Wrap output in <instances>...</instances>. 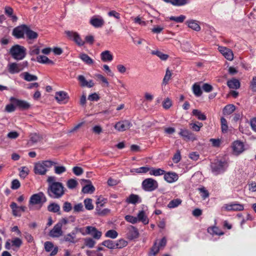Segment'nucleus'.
Segmentation results:
<instances>
[{"label":"nucleus","instance_id":"1","mask_svg":"<svg viewBox=\"0 0 256 256\" xmlns=\"http://www.w3.org/2000/svg\"><path fill=\"white\" fill-rule=\"evenodd\" d=\"M48 194L52 198H60L64 194V188L62 184L57 182L48 184Z\"/></svg>","mask_w":256,"mask_h":256},{"label":"nucleus","instance_id":"2","mask_svg":"<svg viewBox=\"0 0 256 256\" xmlns=\"http://www.w3.org/2000/svg\"><path fill=\"white\" fill-rule=\"evenodd\" d=\"M10 53L14 59L21 60L26 56V48L22 46L16 44L10 48Z\"/></svg>","mask_w":256,"mask_h":256},{"label":"nucleus","instance_id":"3","mask_svg":"<svg viewBox=\"0 0 256 256\" xmlns=\"http://www.w3.org/2000/svg\"><path fill=\"white\" fill-rule=\"evenodd\" d=\"M81 233L83 235L89 234L92 238L96 240H100L102 236V232L98 230L96 227L87 226L81 230Z\"/></svg>","mask_w":256,"mask_h":256},{"label":"nucleus","instance_id":"4","mask_svg":"<svg viewBox=\"0 0 256 256\" xmlns=\"http://www.w3.org/2000/svg\"><path fill=\"white\" fill-rule=\"evenodd\" d=\"M142 187L146 191L152 192L158 188V183L152 178H148L142 182Z\"/></svg>","mask_w":256,"mask_h":256},{"label":"nucleus","instance_id":"5","mask_svg":"<svg viewBox=\"0 0 256 256\" xmlns=\"http://www.w3.org/2000/svg\"><path fill=\"white\" fill-rule=\"evenodd\" d=\"M228 166L227 163L224 161L216 160L212 164V172L215 174L224 172Z\"/></svg>","mask_w":256,"mask_h":256},{"label":"nucleus","instance_id":"6","mask_svg":"<svg viewBox=\"0 0 256 256\" xmlns=\"http://www.w3.org/2000/svg\"><path fill=\"white\" fill-rule=\"evenodd\" d=\"M166 240L165 238H163L158 242L156 240L151 248L149 256H155L158 252L160 248H163L166 246Z\"/></svg>","mask_w":256,"mask_h":256},{"label":"nucleus","instance_id":"7","mask_svg":"<svg viewBox=\"0 0 256 256\" xmlns=\"http://www.w3.org/2000/svg\"><path fill=\"white\" fill-rule=\"evenodd\" d=\"M46 201V198L44 193L40 192L38 194H34L30 197V204H42Z\"/></svg>","mask_w":256,"mask_h":256},{"label":"nucleus","instance_id":"8","mask_svg":"<svg viewBox=\"0 0 256 256\" xmlns=\"http://www.w3.org/2000/svg\"><path fill=\"white\" fill-rule=\"evenodd\" d=\"M11 103L14 104L16 107L21 110H28L30 108V104L26 101L11 97L10 99Z\"/></svg>","mask_w":256,"mask_h":256},{"label":"nucleus","instance_id":"9","mask_svg":"<svg viewBox=\"0 0 256 256\" xmlns=\"http://www.w3.org/2000/svg\"><path fill=\"white\" fill-rule=\"evenodd\" d=\"M222 208L227 211H242L244 210V206L240 204L230 202L224 204Z\"/></svg>","mask_w":256,"mask_h":256},{"label":"nucleus","instance_id":"10","mask_svg":"<svg viewBox=\"0 0 256 256\" xmlns=\"http://www.w3.org/2000/svg\"><path fill=\"white\" fill-rule=\"evenodd\" d=\"M232 154L236 156L240 154L244 150V143L240 140L234 141L232 144Z\"/></svg>","mask_w":256,"mask_h":256},{"label":"nucleus","instance_id":"11","mask_svg":"<svg viewBox=\"0 0 256 256\" xmlns=\"http://www.w3.org/2000/svg\"><path fill=\"white\" fill-rule=\"evenodd\" d=\"M90 23L95 28H100L104 26L105 22L101 16H94L91 18Z\"/></svg>","mask_w":256,"mask_h":256},{"label":"nucleus","instance_id":"12","mask_svg":"<svg viewBox=\"0 0 256 256\" xmlns=\"http://www.w3.org/2000/svg\"><path fill=\"white\" fill-rule=\"evenodd\" d=\"M218 50L227 60L232 61L234 60V53L230 49L225 46H219Z\"/></svg>","mask_w":256,"mask_h":256},{"label":"nucleus","instance_id":"13","mask_svg":"<svg viewBox=\"0 0 256 256\" xmlns=\"http://www.w3.org/2000/svg\"><path fill=\"white\" fill-rule=\"evenodd\" d=\"M132 126L131 122L124 120L116 122L114 126V128L119 132H124L128 130Z\"/></svg>","mask_w":256,"mask_h":256},{"label":"nucleus","instance_id":"14","mask_svg":"<svg viewBox=\"0 0 256 256\" xmlns=\"http://www.w3.org/2000/svg\"><path fill=\"white\" fill-rule=\"evenodd\" d=\"M84 183H86V184L82 186V192L84 194H92L94 192L95 188L90 180H81V185L84 184Z\"/></svg>","mask_w":256,"mask_h":256},{"label":"nucleus","instance_id":"15","mask_svg":"<svg viewBox=\"0 0 256 256\" xmlns=\"http://www.w3.org/2000/svg\"><path fill=\"white\" fill-rule=\"evenodd\" d=\"M27 26L22 25L14 28L12 32L13 35L18 38H22L26 34Z\"/></svg>","mask_w":256,"mask_h":256},{"label":"nucleus","instance_id":"16","mask_svg":"<svg viewBox=\"0 0 256 256\" xmlns=\"http://www.w3.org/2000/svg\"><path fill=\"white\" fill-rule=\"evenodd\" d=\"M128 232L126 234L127 238L130 240H132L138 237L139 232L136 227L130 226L128 228Z\"/></svg>","mask_w":256,"mask_h":256},{"label":"nucleus","instance_id":"17","mask_svg":"<svg viewBox=\"0 0 256 256\" xmlns=\"http://www.w3.org/2000/svg\"><path fill=\"white\" fill-rule=\"evenodd\" d=\"M64 33L68 39L74 41L78 46H80V36L78 32L74 31L66 30Z\"/></svg>","mask_w":256,"mask_h":256},{"label":"nucleus","instance_id":"18","mask_svg":"<svg viewBox=\"0 0 256 256\" xmlns=\"http://www.w3.org/2000/svg\"><path fill=\"white\" fill-rule=\"evenodd\" d=\"M62 228L60 224H57L49 232V236L52 238H58L62 236Z\"/></svg>","mask_w":256,"mask_h":256},{"label":"nucleus","instance_id":"19","mask_svg":"<svg viewBox=\"0 0 256 256\" xmlns=\"http://www.w3.org/2000/svg\"><path fill=\"white\" fill-rule=\"evenodd\" d=\"M55 98L60 104H65L68 100L67 94L63 91H60L56 92Z\"/></svg>","mask_w":256,"mask_h":256},{"label":"nucleus","instance_id":"20","mask_svg":"<svg viewBox=\"0 0 256 256\" xmlns=\"http://www.w3.org/2000/svg\"><path fill=\"white\" fill-rule=\"evenodd\" d=\"M8 72L12 74L18 73L23 70L22 64L15 62L11 63L8 65Z\"/></svg>","mask_w":256,"mask_h":256},{"label":"nucleus","instance_id":"21","mask_svg":"<svg viewBox=\"0 0 256 256\" xmlns=\"http://www.w3.org/2000/svg\"><path fill=\"white\" fill-rule=\"evenodd\" d=\"M34 172L36 174L44 175L46 174L47 170L44 168L42 162H38L35 164Z\"/></svg>","mask_w":256,"mask_h":256},{"label":"nucleus","instance_id":"22","mask_svg":"<svg viewBox=\"0 0 256 256\" xmlns=\"http://www.w3.org/2000/svg\"><path fill=\"white\" fill-rule=\"evenodd\" d=\"M178 178V175L175 172H168L164 174V179L169 183L176 181Z\"/></svg>","mask_w":256,"mask_h":256},{"label":"nucleus","instance_id":"23","mask_svg":"<svg viewBox=\"0 0 256 256\" xmlns=\"http://www.w3.org/2000/svg\"><path fill=\"white\" fill-rule=\"evenodd\" d=\"M136 218H138V222H141L144 224H148L149 222L148 218L144 210H141L139 211Z\"/></svg>","mask_w":256,"mask_h":256},{"label":"nucleus","instance_id":"24","mask_svg":"<svg viewBox=\"0 0 256 256\" xmlns=\"http://www.w3.org/2000/svg\"><path fill=\"white\" fill-rule=\"evenodd\" d=\"M126 202L128 204H136L142 202L140 198L137 194H131L126 198Z\"/></svg>","mask_w":256,"mask_h":256},{"label":"nucleus","instance_id":"25","mask_svg":"<svg viewBox=\"0 0 256 256\" xmlns=\"http://www.w3.org/2000/svg\"><path fill=\"white\" fill-rule=\"evenodd\" d=\"M84 246L82 248H84L85 246L88 248H92L96 244V242L94 239L92 238H84Z\"/></svg>","mask_w":256,"mask_h":256},{"label":"nucleus","instance_id":"26","mask_svg":"<svg viewBox=\"0 0 256 256\" xmlns=\"http://www.w3.org/2000/svg\"><path fill=\"white\" fill-rule=\"evenodd\" d=\"M101 60L104 62H110L113 59V56L109 50H105L100 54Z\"/></svg>","mask_w":256,"mask_h":256},{"label":"nucleus","instance_id":"27","mask_svg":"<svg viewBox=\"0 0 256 256\" xmlns=\"http://www.w3.org/2000/svg\"><path fill=\"white\" fill-rule=\"evenodd\" d=\"M20 76L26 81L32 82L38 80L37 76L32 74L28 72H24L20 74Z\"/></svg>","mask_w":256,"mask_h":256},{"label":"nucleus","instance_id":"28","mask_svg":"<svg viewBox=\"0 0 256 256\" xmlns=\"http://www.w3.org/2000/svg\"><path fill=\"white\" fill-rule=\"evenodd\" d=\"M228 86L232 89H238L240 86V82L236 78L229 80L227 82Z\"/></svg>","mask_w":256,"mask_h":256},{"label":"nucleus","instance_id":"29","mask_svg":"<svg viewBox=\"0 0 256 256\" xmlns=\"http://www.w3.org/2000/svg\"><path fill=\"white\" fill-rule=\"evenodd\" d=\"M81 60L89 66H92L94 63V60L86 54H81Z\"/></svg>","mask_w":256,"mask_h":256},{"label":"nucleus","instance_id":"30","mask_svg":"<svg viewBox=\"0 0 256 256\" xmlns=\"http://www.w3.org/2000/svg\"><path fill=\"white\" fill-rule=\"evenodd\" d=\"M64 240L71 243H75L78 240L76 239V232L73 231L71 233L66 235L64 237Z\"/></svg>","mask_w":256,"mask_h":256},{"label":"nucleus","instance_id":"31","mask_svg":"<svg viewBox=\"0 0 256 256\" xmlns=\"http://www.w3.org/2000/svg\"><path fill=\"white\" fill-rule=\"evenodd\" d=\"M186 23L188 24V26L190 28L199 31L200 30V27L198 22L194 20H190L186 22Z\"/></svg>","mask_w":256,"mask_h":256},{"label":"nucleus","instance_id":"32","mask_svg":"<svg viewBox=\"0 0 256 256\" xmlns=\"http://www.w3.org/2000/svg\"><path fill=\"white\" fill-rule=\"evenodd\" d=\"M48 210L49 212L56 213L58 214H60V206L56 203H52L48 206Z\"/></svg>","mask_w":256,"mask_h":256},{"label":"nucleus","instance_id":"33","mask_svg":"<svg viewBox=\"0 0 256 256\" xmlns=\"http://www.w3.org/2000/svg\"><path fill=\"white\" fill-rule=\"evenodd\" d=\"M94 86V83L92 80H87L85 78L81 76V86L90 88Z\"/></svg>","mask_w":256,"mask_h":256},{"label":"nucleus","instance_id":"34","mask_svg":"<svg viewBox=\"0 0 256 256\" xmlns=\"http://www.w3.org/2000/svg\"><path fill=\"white\" fill-rule=\"evenodd\" d=\"M165 171L161 168H151L150 174V176H160L164 174Z\"/></svg>","mask_w":256,"mask_h":256},{"label":"nucleus","instance_id":"35","mask_svg":"<svg viewBox=\"0 0 256 256\" xmlns=\"http://www.w3.org/2000/svg\"><path fill=\"white\" fill-rule=\"evenodd\" d=\"M37 61L42 64H53L54 62L44 56H38L36 58Z\"/></svg>","mask_w":256,"mask_h":256},{"label":"nucleus","instance_id":"36","mask_svg":"<svg viewBox=\"0 0 256 256\" xmlns=\"http://www.w3.org/2000/svg\"><path fill=\"white\" fill-rule=\"evenodd\" d=\"M236 107L234 104H228L223 110V114L224 115H229L232 114L235 110Z\"/></svg>","mask_w":256,"mask_h":256},{"label":"nucleus","instance_id":"37","mask_svg":"<svg viewBox=\"0 0 256 256\" xmlns=\"http://www.w3.org/2000/svg\"><path fill=\"white\" fill-rule=\"evenodd\" d=\"M193 116H196L199 120H206V116L198 110H194L192 112Z\"/></svg>","mask_w":256,"mask_h":256},{"label":"nucleus","instance_id":"38","mask_svg":"<svg viewBox=\"0 0 256 256\" xmlns=\"http://www.w3.org/2000/svg\"><path fill=\"white\" fill-rule=\"evenodd\" d=\"M151 54L153 55H156L162 60H166L168 58V54H164L158 50H152V51Z\"/></svg>","mask_w":256,"mask_h":256},{"label":"nucleus","instance_id":"39","mask_svg":"<svg viewBox=\"0 0 256 256\" xmlns=\"http://www.w3.org/2000/svg\"><path fill=\"white\" fill-rule=\"evenodd\" d=\"M179 134L184 138L188 139H190L192 138V132L187 129H180Z\"/></svg>","mask_w":256,"mask_h":256},{"label":"nucleus","instance_id":"40","mask_svg":"<svg viewBox=\"0 0 256 256\" xmlns=\"http://www.w3.org/2000/svg\"><path fill=\"white\" fill-rule=\"evenodd\" d=\"M102 244L109 249H115L116 248V242L110 240L104 241Z\"/></svg>","mask_w":256,"mask_h":256},{"label":"nucleus","instance_id":"41","mask_svg":"<svg viewBox=\"0 0 256 256\" xmlns=\"http://www.w3.org/2000/svg\"><path fill=\"white\" fill-rule=\"evenodd\" d=\"M26 34L27 37L30 40L36 39L38 36V34L36 32L30 30L28 26L26 28Z\"/></svg>","mask_w":256,"mask_h":256},{"label":"nucleus","instance_id":"42","mask_svg":"<svg viewBox=\"0 0 256 256\" xmlns=\"http://www.w3.org/2000/svg\"><path fill=\"white\" fill-rule=\"evenodd\" d=\"M41 140L40 136L37 134H32L30 135V140L28 142V144H36L38 142H40Z\"/></svg>","mask_w":256,"mask_h":256},{"label":"nucleus","instance_id":"43","mask_svg":"<svg viewBox=\"0 0 256 256\" xmlns=\"http://www.w3.org/2000/svg\"><path fill=\"white\" fill-rule=\"evenodd\" d=\"M78 184V182L74 178H71L68 180L66 182V186L70 189H74L76 188Z\"/></svg>","mask_w":256,"mask_h":256},{"label":"nucleus","instance_id":"44","mask_svg":"<svg viewBox=\"0 0 256 256\" xmlns=\"http://www.w3.org/2000/svg\"><path fill=\"white\" fill-rule=\"evenodd\" d=\"M208 232L212 234H216V235H222L224 232H221L219 228L216 226H213L212 228H209L208 229Z\"/></svg>","mask_w":256,"mask_h":256},{"label":"nucleus","instance_id":"45","mask_svg":"<svg viewBox=\"0 0 256 256\" xmlns=\"http://www.w3.org/2000/svg\"><path fill=\"white\" fill-rule=\"evenodd\" d=\"M151 168L148 166H142L137 168H134L132 170V172H136L138 174L140 173H146L148 172L150 174Z\"/></svg>","mask_w":256,"mask_h":256},{"label":"nucleus","instance_id":"46","mask_svg":"<svg viewBox=\"0 0 256 256\" xmlns=\"http://www.w3.org/2000/svg\"><path fill=\"white\" fill-rule=\"evenodd\" d=\"M182 203V200L179 198L174 199L171 200L168 204V206L169 208H173L177 207Z\"/></svg>","mask_w":256,"mask_h":256},{"label":"nucleus","instance_id":"47","mask_svg":"<svg viewBox=\"0 0 256 256\" xmlns=\"http://www.w3.org/2000/svg\"><path fill=\"white\" fill-rule=\"evenodd\" d=\"M11 243L12 246L18 248L22 246V242L20 238H14L11 240Z\"/></svg>","mask_w":256,"mask_h":256},{"label":"nucleus","instance_id":"48","mask_svg":"<svg viewBox=\"0 0 256 256\" xmlns=\"http://www.w3.org/2000/svg\"><path fill=\"white\" fill-rule=\"evenodd\" d=\"M118 236V233L114 230H108L105 234V236L112 239L116 238Z\"/></svg>","mask_w":256,"mask_h":256},{"label":"nucleus","instance_id":"49","mask_svg":"<svg viewBox=\"0 0 256 256\" xmlns=\"http://www.w3.org/2000/svg\"><path fill=\"white\" fill-rule=\"evenodd\" d=\"M192 90L194 94L196 96H200L202 95V91L200 86L198 84H194L192 86Z\"/></svg>","mask_w":256,"mask_h":256},{"label":"nucleus","instance_id":"50","mask_svg":"<svg viewBox=\"0 0 256 256\" xmlns=\"http://www.w3.org/2000/svg\"><path fill=\"white\" fill-rule=\"evenodd\" d=\"M66 168L65 166H55L54 171V172L57 174H60L64 172H66Z\"/></svg>","mask_w":256,"mask_h":256},{"label":"nucleus","instance_id":"51","mask_svg":"<svg viewBox=\"0 0 256 256\" xmlns=\"http://www.w3.org/2000/svg\"><path fill=\"white\" fill-rule=\"evenodd\" d=\"M127 245L128 242L123 239H120L116 242V248H122Z\"/></svg>","mask_w":256,"mask_h":256},{"label":"nucleus","instance_id":"52","mask_svg":"<svg viewBox=\"0 0 256 256\" xmlns=\"http://www.w3.org/2000/svg\"><path fill=\"white\" fill-rule=\"evenodd\" d=\"M190 126L192 129L196 132L200 131V128L203 126L202 124L200 122L190 123Z\"/></svg>","mask_w":256,"mask_h":256},{"label":"nucleus","instance_id":"53","mask_svg":"<svg viewBox=\"0 0 256 256\" xmlns=\"http://www.w3.org/2000/svg\"><path fill=\"white\" fill-rule=\"evenodd\" d=\"M125 220L128 222L132 224H135L138 222L137 218L131 215H126L124 217Z\"/></svg>","mask_w":256,"mask_h":256},{"label":"nucleus","instance_id":"54","mask_svg":"<svg viewBox=\"0 0 256 256\" xmlns=\"http://www.w3.org/2000/svg\"><path fill=\"white\" fill-rule=\"evenodd\" d=\"M94 42V38L92 35H88L84 38V41L81 42V46L84 44H92Z\"/></svg>","mask_w":256,"mask_h":256},{"label":"nucleus","instance_id":"55","mask_svg":"<svg viewBox=\"0 0 256 256\" xmlns=\"http://www.w3.org/2000/svg\"><path fill=\"white\" fill-rule=\"evenodd\" d=\"M85 208L88 210H92L94 208L92 204V200L90 198H86L84 200Z\"/></svg>","mask_w":256,"mask_h":256},{"label":"nucleus","instance_id":"56","mask_svg":"<svg viewBox=\"0 0 256 256\" xmlns=\"http://www.w3.org/2000/svg\"><path fill=\"white\" fill-rule=\"evenodd\" d=\"M172 76V72L169 70L168 68H167L166 72V74L164 76V78L162 80V84H168V80L170 79Z\"/></svg>","mask_w":256,"mask_h":256},{"label":"nucleus","instance_id":"57","mask_svg":"<svg viewBox=\"0 0 256 256\" xmlns=\"http://www.w3.org/2000/svg\"><path fill=\"white\" fill-rule=\"evenodd\" d=\"M42 163L44 164V168L46 170L51 168L52 166H55L57 164L56 162L50 160L42 161Z\"/></svg>","mask_w":256,"mask_h":256},{"label":"nucleus","instance_id":"58","mask_svg":"<svg viewBox=\"0 0 256 256\" xmlns=\"http://www.w3.org/2000/svg\"><path fill=\"white\" fill-rule=\"evenodd\" d=\"M185 19L186 16L184 15H180L178 17L172 16L170 18V20H174L176 22H182Z\"/></svg>","mask_w":256,"mask_h":256},{"label":"nucleus","instance_id":"59","mask_svg":"<svg viewBox=\"0 0 256 256\" xmlns=\"http://www.w3.org/2000/svg\"><path fill=\"white\" fill-rule=\"evenodd\" d=\"M198 190L201 194V196L204 199L206 198L209 196L208 192L204 187L199 188Z\"/></svg>","mask_w":256,"mask_h":256},{"label":"nucleus","instance_id":"60","mask_svg":"<svg viewBox=\"0 0 256 256\" xmlns=\"http://www.w3.org/2000/svg\"><path fill=\"white\" fill-rule=\"evenodd\" d=\"M28 168L26 166H22L20 168V176L22 178H25L28 174Z\"/></svg>","mask_w":256,"mask_h":256},{"label":"nucleus","instance_id":"61","mask_svg":"<svg viewBox=\"0 0 256 256\" xmlns=\"http://www.w3.org/2000/svg\"><path fill=\"white\" fill-rule=\"evenodd\" d=\"M10 207L12 210V214L14 216H18V211L16 210V208H18V205L17 204L14 202H12L10 205Z\"/></svg>","mask_w":256,"mask_h":256},{"label":"nucleus","instance_id":"62","mask_svg":"<svg viewBox=\"0 0 256 256\" xmlns=\"http://www.w3.org/2000/svg\"><path fill=\"white\" fill-rule=\"evenodd\" d=\"M172 105V101L169 98H166L162 102V106L165 109H168Z\"/></svg>","mask_w":256,"mask_h":256},{"label":"nucleus","instance_id":"63","mask_svg":"<svg viewBox=\"0 0 256 256\" xmlns=\"http://www.w3.org/2000/svg\"><path fill=\"white\" fill-rule=\"evenodd\" d=\"M62 208L64 212H69L72 210V206L70 202H66L64 204Z\"/></svg>","mask_w":256,"mask_h":256},{"label":"nucleus","instance_id":"64","mask_svg":"<svg viewBox=\"0 0 256 256\" xmlns=\"http://www.w3.org/2000/svg\"><path fill=\"white\" fill-rule=\"evenodd\" d=\"M88 99L91 102L98 101L100 99V96L96 93H94L89 95Z\"/></svg>","mask_w":256,"mask_h":256}]
</instances>
